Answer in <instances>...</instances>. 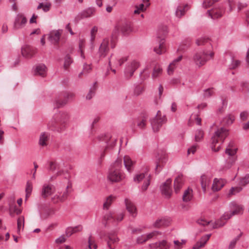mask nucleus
<instances>
[{
	"instance_id": "nucleus-45",
	"label": "nucleus",
	"mask_w": 249,
	"mask_h": 249,
	"mask_svg": "<svg viewBox=\"0 0 249 249\" xmlns=\"http://www.w3.org/2000/svg\"><path fill=\"white\" fill-rule=\"evenodd\" d=\"M151 175L149 174H146V178L144 180L142 186V191H146L150 183Z\"/></svg>"
},
{
	"instance_id": "nucleus-59",
	"label": "nucleus",
	"mask_w": 249,
	"mask_h": 249,
	"mask_svg": "<svg viewBox=\"0 0 249 249\" xmlns=\"http://www.w3.org/2000/svg\"><path fill=\"white\" fill-rule=\"evenodd\" d=\"M208 42H209L208 38L202 37V38H198L196 40V44L198 46H201V45H205L206 43H207Z\"/></svg>"
},
{
	"instance_id": "nucleus-13",
	"label": "nucleus",
	"mask_w": 249,
	"mask_h": 249,
	"mask_svg": "<svg viewBox=\"0 0 249 249\" xmlns=\"http://www.w3.org/2000/svg\"><path fill=\"white\" fill-rule=\"evenodd\" d=\"M109 39L105 38L103 40L98 50V55L100 58H104L106 56L109 51Z\"/></svg>"
},
{
	"instance_id": "nucleus-55",
	"label": "nucleus",
	"mask_w": 249,
	"mask_h": 249,
	"mask_svg": "<svg viewBox=\"0 0 249 249\" xmlns=\"http://www.w3.org/2000/svg\"><path fill=\"white\" fill-rule=\"evenodd\" d=\"M241 235L240 234L231 240L228 249H233L235 248L236 244L237 242L239 240Z\"/></svg>"
},
{
	"instance_id": "nucleus-1",
	"label": "nucleus",
	"mask_w": 249,
	"mask_h": 249,
	"mask_svg": "<svg viewBox=\"0 0 249 249\" xmlns=\"http://www.w3.org/2000/svg\"><path fill=\"white\" fill-rule=\"evenodd\" d=\"M123 160L118 158L111 164L107 174V179L112 183L119 182L126 178L125 173L121 169L123 166Z\"/></svg>"
},
{
	"instance_id": "nucleus-19",
	"label": "nucleus",
	"mask_w": 249,
	"mask_h": 249,
	"mask_svg": "<svg viewBox=\"0 0 249 249\" xmlns=\"http://www.w3.org/2000/svg\"><path fill=\"white\" fill-rule=\"evenodd\" d=\"M95 12V9L92 7H89L80 12L75 17V20L77 21L91 17Z\"/></svg>"
},
{
	"instance_id": "nucleus-16",
	"label": "nucleus",
	"mask_w": 249,
	"mask_h": 249,
	"mask_svg": "<svg viewBox=\"0 0 249 249\" xmlns=\"http://www.w3.org/2000/svg\"><path fill=\"white\" fill-rule=\"evenodd\" d=\"M55 191V188L53 185L45 184L42 186L41 195L43 197L46 198L53 194Z\"/></svg>"
},
{
	"instance_id": "nucleus-35",
	"label": "nucleus",
	"mask_w": 249,
	"mask_h": 249,
	"mask_svg": "<svg viewBox=\"0 0 249 249\" xmlns=\"http://www.w3.org/2000/svg\"><path fill=\"white\" fill-rule=\"evenodd\" d=\"M210 234H207L201 237L199 241H198L193 247V249H199L203 247L209 239Z\"/></svg>"
},
{
	"instance_id": "nucleus-38",
	"label": "nucleus",
	"mask_w": 249,
	"mask_h": 249,
	"mask_svg": "<svg viewBox=\"0 0 249 249\" xmlns=\"http://www.w3.org/2000/svg\"><path fill=\"white\" fill-rule=\"evenodd\" d=\"M193 196V190L190 188H188L183 193L182 200L184 202H187L192 200Z\"/></svg>"
},
{
	"instance_id": "nucleus-64",
	"label": "nucleus",
	"mask_w": 249,
	"mask_h": 249,
	"mask_svg": "<svg viewBox=\"0 0 249 249\" xmlns=\"http://www.w3.org/2000/svg\"><path fill=\"white\" fill-rule=\"evenodd\" d=\"M143 88L141 86H137L134 90V94L136 96H139L140 95L143 91Z\"/></svg>"
},
{
	"instance_id": "nucleus-36",
	"label": "nucleus",
	"mask_w": 249,
	"mask_h": 249,
	"mask_svg": "<svg viewBox=\"0 0 249 249\" xmlns=\"http://www.w3.org/2000/svg\"><path fill=\"white\" fill-rule=\"evenodd\" d=\"M211 182V177L206 175H202L201 177V184L204 192H206L207 187Z\"/></svg>"
},
{
	"instance_id": "nucleus-57",
	"label": "nucleus",
	"mask_w": 249,
	"mask_h": 249,
	"mask_svg": "<svg viewBox=\"0 0 249 249\" xmlns=\"http://www.w3.org/2000/svg\"><path fill=\"white\" fill-rule=\"evenodd\" d=\"M217 1H218V0H205L202 3V6L203 8H207L212 6Z\"/></svg>"
},
{
	"instance_id": "nucleus-42",
	"label": "nucleus",
	"mask_w": 249,
	"mask_h": 249,
	"mask_svg": "<svg viewBox=\"0 0 249 249\" xmlns=\"http://www.w3.org/2000/svg\"><path fill=\"white\" fill-rule=\"evenodd\" d=\"M162 71V68L159 65H156L152 74V78L155 79L160 76L161 74Z\"/></svg>"
},
{
	"instance_id": "nucleus-8",
	"label": "nucleus",
	"mask_w": 249,
	"mask_h": 249,
	"mask_svg": "<svg viewBox=\"0 0 249 249\" xmlns=\"http://www.w3.org/2000/svg\"><path fill=\"white\" fill-rule=\"evenodd\" d=\"M140 66L139 61L137 60H132L126 63L124 70L125 77L127 79L131 77L135 71Z\"/></svg>"
},
{
	"instance_id": "nucleus-58",
	"label": "nucleus",
	"mask_w": 249,
	"mask_h": 249,
	"mask_svg": "<svg viewBox=\"0 0 249 249\" xmlns=\"http://www.w3.org/2000/svg\"><path fill=\"white\" fill-rule=\"evenodd\" d=\"M140 76L142 79H145L150 76V72L148 71L147 68H145L142 71L140 72Z\"/></svg>"
},
{
	"instance_id": "nucleus-30",
	"label": "nucleus",
	"mask_w": 249,
	"mask_h": 249,
	"mask_svg": "<svg viewBox=\"0 0 249 249\" xmlns=\"http://www.w3.org/2000/svg\"><path fill=\"white\" fill-rule=\"evenodd\" d=\"M171 222V219L167 217H162L157 219L154 224V226L156 228H160L161 227H166L169 225Z\"/></svg>"
},
{
	"instance_id": "nucleus-51",
	"label": "nucleus",
	"mask_w": 249,
	"mask_h": 249,
	"mask_svg": "<svg viewBox=\"0 0 249 249\" xmlns=\"http://www.w3.org/2000/svg\"><path fill=\"white\" fill-rule=\"evenodd\" d=\"M84 47H85V41L83 39L80 40L79 43V50L80 52L81 57L83 59L85 58V56L84 55V50H83V48Z\"/></svg>"
},
{
	"instance_id": "nucleus-50",
	"label": "nucleus",
	"mask_w": 249,
	"mask_h": 249,
	"mask_svg": "<svg viewBox=\"0 0 249 249\" xmlns=\"http://www.w3.org/2000/svg\"><path fill=\"white\" fill-rule=\"evenodd\" d=\"M243 189L242 186L232 187L229 191L228 195L229 196L231 195H235L236 194L240 192Z\"/></svg>"
},
{
	"instance_id": "nucleus-56",
	"label": "nucleus",
	"mask_w": 249,
	"mask_h": 249,
	"mask_svg": "<svg viewBox=\"0 0 249 249\" xmlns=\"http://www.w3.org/2000/svg\"><path fill=\"white\" fill-rule=\"evenodd\" d=\"M203 137V132L200 130L198 129L195 133V140L196 142H200Z\"/></svg>"
},
{
	"instance_id": "nucleus-40",
	"label": "nucleus",
	"mask_w": 249,
	"mask_h": 249,
	"mask_svg": "<svg viewBox=\"0 0 249 249\" xmlns=\"http://www.w3.org/2000/svg\"><path fill=\"white\" fill-rule=\"evenodd\" d=\"M226 58H229L231 60V64L229 65V68L230 69H234L236 68L239 65L240 62L237 60H234L233 57L228 54L226 55Z\"/></svg>"
},
{
	"instance_id": "nucleus-12",
	"label": "nucleus",
	"mask_w": 249,
	"mask_h": 249,
	"mask_svg": "<svg viewBox=\"0 0 249 249\" xmlns=\"http://www.w3.org/2000/svg\"><path fill=\"white\" fill-rule=\"evenodd\" d=\"M171 183L172 179L168 178L160 186L162 194L167 198H169L172 194Z\"/></svg>"
},
{
	"instance_id": "nucleus-20",
	"label": "nucleus",
	"mask_w": 249,
	"mask_h": 249,
	"mask_svg": "<svg viewBox=\"0 0 249 249\" xmlns=\"http://www.w3.org/2000/svg\"><path fill=\"white\" fill-rule=\"evenodd\" d=\"M21 53L23 57L30 58L35 54L36 50L33 47L25 45L21 48Z\"/></svg>"
},
{
	"instance_id": "nucleus-22",
	"label": "nucleus",
	"mask_w": 249,
	"mask_h": 249,
	"mask_svg": "<svg viewBox=\"0 0 249 249\" xmlns=\"http://www.w3.org/2000/svg\"><path fill=\"white\" fill-rule=\"evenodd\" d=\"M158 233V231H154L149 233L141 235L137 237L136 240L137 243L138 244L144 243L147 241L152 238L153 237L156 236Z\"/></svg>"
},
{
	"instance_id": "nucleus-3",
	"label": "nucleus",
	"mask_w": 249,
	"mask_h": 249,
	"mask_svg": "<svg viewBox=\"0 0 249 249\" xmlns=\"http://www.w3.org/2000/svg\"><path fill=\"white\" fill-rule=\"evenodd\" d=\"M214 55V53L212 49H203L195 53L192 60L196 67L200 68L208 61L213 59Z\"/></svg>"
},
{
	"instance_id": "nucleus-60",
	"label": "nucleus",
	"mask_w": 249,
	"mask_h": 249,
	"mask_svg": "<svg viewBox=\"0 0 249 249\" xmlns=\"http://www.w3.org/2000/svg\"><path fill=\"white\" fill-rule=\"evenodd\" d=\"M88 244V247L89 249H96L97 248L96 244L95 243L94 240L92 239L91 236L89 238Z\"/></svg>"
},
{
	"instance_id": "nucleus-10",
	"label": "nucleus",
	"mask_w": 249,
	"mask_h": 249,
	"mask_svg": "<svg viewBox=\"0 0 249 249\" xmlns=\"http://www.w3.org/2000/svg\"><path fill=\"white\" fill-rule=\"evenodd\" d=\"M124 217L123 213H115L114 212H108L105 216L104 219L107 222L115 223L122 221Z\"/></svg>"
},
{
	"instance_id": "nucleus-37",
	"label": "nucleus",
	"mask_w": 249,
	"mask_h": 249,
	"mask_svg": "<svg viewBox=\"0 0 249 249\" xmlns=\"http://www.w3.org/2000/svg\"><path fill=\"white\" fill-rule=\"evenodd\" d=\"M182 56L180 55L178 58L175 59L172 63L170 64L168 67L167 72L168 74L171 75L173 73L174 69L177 66V63L181 60Z\"/></svg>"
},
{
	"instance_id": "nucleus-43",
	"label": "nucleus",
	"mask_w": 249,
	"mask_h": 249,
	"mask_svg": "<svg viewBox=\"0 0 249 249\" xmlns=\"http://www.w3.org/2000/svg\"><path fill=\"white\" fill-rule=\"evenodd\" d=\"M96 89L97 83L95 82L92 85V86L90 88L89 92L86 95V99L90 100L94 96Z\"/></svg>"
},
{
	"instance_id": "nucleus-21",
	"label": "nucleus",
	"mask_w": 249,
	"mask_h": 249,
	"mask_svg": "<svg viewBox=\"0 0 249 249\" xmlns=\"http://www.w3.org/2000/svg\"><path fill=\"white\" fill-rule=\"evenodd\" d=\"M184 178L182 174H179L174 180V190L176 193H178L183 185Z\"/></svg>"
},
{
	"instance_id": "nucleus-53",
	"label": "nucleus",
	"mask_w": 249,
	"mask_h": 249,
	"mask_svg": "<svg viewBox=\"0 0 249 249\" xmlns=\"http://www.w3.org/2000/svg\"><path fill=\"white\" fill-rule=\"evenodd\" d=\"M147 121V118L145 117H143L141 120H139L137 121V126L140 129H143L146 125Z\"/></svg>"
},
{
	"instance_id": "nucleus-11",
	"label": "nucleus",
	"mask_w": 249,
	"mask_h": 249,
	"mask_svg": "<svg viewBox=\"0 0 249 249\" xmlns=\"http://www.w3.org/2000/svg\"><path fill=\"white\" fill-rule=\"evenodd\" d=\"M70 118V114L65 111L61 112L58 115L57 123L61 126V129H65L67 126Z\"/></svg>"
},
{
	"instance_id": "nucleus-23",
	"label": "nucleus",
	"mask_w": 249,
	"mask_h": 249,
	"mask_svg": "<svg viewBox=\"0 0 249 249\" xmlns=\"http://www.w3.org/2000/svg\"><path fill=\"white\" fill-rule=\"evenodd\" d=\"M223 12V8L220 7L208 10L207 11V14L211 18L214 19L221 17L222 16Z\"/></svg>"
},
{
	"instance_id": "nucleus-33",
	"label": "nucleus",
	"mask_w": 249,
	"mask_h": 249,
	"mask_svg": "<svg viewBox=\"0 0 249 249\" xmlns=\"http://www.w3.org/2000/svg\"><path fill=\"white\" fill-rule=\"evenodd\" d=\"M83 230L81 225H78L75 227H70L66 229L65 231L66 235L67 237H70L73 234L80 232Z\"/></svg>"
},
{
	"instance_id": "nucleus-27",
	"label": "nucleus",
	"mask_w": 249,
	"mask_h": 249,
	"mask_svg": "<svg viewBox=\"0 0 249 249\" xmlns=\"http://www.w3.org/2000/svg\"><path fill=\"white\" fill-rule=\"evenodd\" d=\"M156 160V172L159 173L163 168V167L167 162L168 159L166 157H157Z\"/></svg>"
},
{
	"instance_id": "nucleus-14",
	"label": "nucleus",
	"mask_w": 249,
	"mask_h": 249,
	"mask_svg": "<svg viewBox=\"0 0 249 249\" xmlns=\"http://www.w3.org/2000/svg\"><path fill=\"white\" fill-rule=\"evenodd\" d=\"M63 30L62 29H58L51 31L49 34V40L52 44L57 45L59 42Z\"/></svg>"
},
{
	"instance_id": "nucleus-6",
	"label": "nucleus",
	"mask_w": 249,
	"mask_h": 249,
	"mask_svg": "<svg viewBox=\"0 0 249 249\" xmlns=\"http://www.w3.org/2000/svg\"><path fill=\"white\" fill-rule=\"evenodd\" d=\"M166 28L165 27L164 29L160 30L159 29L157 32V41L158 42V47H155L154 51L157 54H161L165 51L164 48V36L166 34Z\"/></svg>"
},
{
	"instance_id": "nucleus-32",
	"label": "nucleus",
	"mask_w": 249,
	"mask_h": 249,
	"mask_svg": "<svg viewBox=\"0 0 249 249\" xmlns=\"http://www.w3.org/2000/svg\"><path fill=\"white\" fill-rule=\"evenodd\" d=\"M47 68L43 64L37 65L34 70V73L36 75H38L42 77H44L46 75Z\"/></svg>"
},
{
	"instance_id": "nucleus-34",
	"label": "nucleus",
	"mask_w": 249,
	"mask_h": 249,
	"mask_svg": "<svg viewBox=\"0 0 249 249\" xmlns=\"http://www.w3.org/2000/svg\"><path fill=\"white\" fill-rule=\"evenodd\" d=\"M49 139V134L45 132L41 133L39 136L38 144L41 146H46Z\"/></svg>"
},
{
	"instance_id": "nucleus-46",
	"label": "nucleus",
	"mask_w": 249,
	"mask_h": 249,
	"mask_svg": "<svg viewBox=\"0 0 249 249\" xmlns=\"http://www.w3.org/2000/svg\"><path fill=\"white\" fill-rule=\"evenodd\" d=\"M187 5H186L184 7H178L176 11V16L178 18H181L183 15H184L185 11L187 10H186V8L187 7Z\"/></svg>"
},
{
	"instance_id": "nucleus-49",
	"label": "nucleus",
	"mask_w": 249,
	"mask_h": 249,
	"mask_svg": "<svg viewBox=\"0 0 249 249\" xmlns=\"http://www.w3.org/2000/svg\"><path fill=\"white\" fill-rule=\"evenodd\" d=\"M148 174L147 172L145 173H141L136 175L134 177V181L139 183L143 179H145L146 178V174Z\"/></svg>"
},
{
	"instance_id": "nucleus-9",
	"label": "nucleus",
	"mask_w": 249,
	"mask_h": 249,
	"mask_svg": "<svg viewBox=\"0 0 249 249\" xmlns=\"http://www.w3.org/2000/svg\"><path fill=\"white\" fill-rule=\"evenodd\" d=\"M74 94L72 93H65L55 98L54 102V107H61L65 105L69 99L74 97Z\"/></svg>"
},
{
	"instance_id": "nucleus-61",
	"label": "nucleus",
	"mask_w": 249,
	"mask_h": 249,
	"mask_svg": "<svg viewBox=\"0 0 249 249\" xmlns=\"http://www.w3.org/2000/svg\"><path fill=\"white\" fill-rule=\"evenodd\" d=\"M213 93V88L208 89L204 91V97L205 98H209Z\"/></svg>"
},
{
	"instance_id": "nucleus-17",
	"label": "nucleus",
	"mask_w": 249,
	"mask_h": 249,
	"mask_svg": "<svg viewBox=\"0 0 249 249\" xmlns=\"http://www.w3.org/2000/svg\"><path fill=\"white\" fill-rule=\"evenodd\" d=\"M27 20L26 17L22 14H18L14 23V27L16 29L22 28L27 23Z\"/></svg>"
},
{
	"instance_id": "nucleus-52",
	"label": "nucleus",
	"mask_w": 249,
	"mask_h": 249,
	"mask_svg": "<svg viewBox=\"0 0 249 249\" xmlns=\"http://www.w3.org/2000/svg\"><path fill=\"white\" fill-rule=\"evenodd\" d=\"M33 189V186L32 183L28 181L26 186V197H27L31 195Z\"/></svg>"
},
{
	"instance_id": "nucleus-41",
	"label": "nucleus",
	"mask_w": 249,
	"mask_h": 249,
	"mask_svg": "<svg viewBox=\"0 0 249 249\" xmlns=\"http://www.w3.org/2000/svg\"><path fill=\"white\" fill-rule=\"evenodd\" d=\"M235 117L232 114H229L225 116L222 120V124L224 125H229L232 124Z\"/></svg>"
},
{
	"instance_id": "nucleus-5",
	"label": "nucleus",
	"mask_w": 249,
	"mask_h": 249,
	"mask_svg": "<svg viewBox=\"0 0 249 249\" xmlns=\"http://www.w3.org/2000/svg\"><path fill=\"white\" fill-rule=\"evenodd\" d=\"M228 134V131L226 128L221 127L217 129L212 138V150L217 151L219 150L221 144L223 143Z\"/></svg>"
},
{
	"instance_id": "nucleus-54",
	"label": "nucleus",
	"mask_w": 249,
	"mask_h": 249,
	"mask_svg": "<svg viewBox=\"0 0 249 249\" xmlns=\"http://www.w3.org/2000/svg\"><path fill=\"white\" fill-rule=\"evenodd\" d=\"M186 241L184 240H181V241L178 240L174 241V249H181L182 248L183 245L185 244Z\"/></svg>"
},
{
	"instance_id": "nucleus-63",
	"label": "nucleus",
	"mask_w": 249,
	"mask_h": 249,
	"mask_svg": "<svg viewBox=\"0 0 249 249\" xmlns=\"http://www.w3.org/2000/svg\"><path fill=\"white\" fill-rule=\"evenodd\" d=\"M53 213V210L49 209L46 211V212L44 213H42L40 214V217L42 219L47 218L49 215Z\"/></svg>"
},
{
	"instance_id": "nucleus-15",
	"label": "nucleus",
	"mask_w": 249,
	"mask_h": 249,
	"mask_svg": "<svg viewBox=\"0 0 249 249\" xmlns=\"http://www.w3.org/2000/svg\"><path fill=\"white\" fill-rule=\"evenodd\" d=\"M114 33H121L124 35H126L131 32V28L127 23H121L117 24L114 30Z\"/></svg>"
},
{
	"instance_id": "nucleus-31",
	"label": "nucleus",
	"mask_w": 249,
	"mask_h": 249,
	"mask_svg": "<svg viewBox=\"0 0 249 249\" xmlns=\"http://www.w3.org/2000/svg\"><path fill=\"white\" fill-rule=\"evenodd\" d=\"M136 163V161L131 157H124V164L128 172H131Z\"/></svg>"
},
{
	"instance_id": "nucleus-29",
	"label": "nucleus",
	"mask_w": 249,
	"mask_h": 249,
	"mask_svg": "<svg viewBox=\"0 0 249 249\" xmlns=\"http://www.w3.org/2000/svg\"><path fill=\"white\" fill-rule=\"evenodd\" d=\"M125 204L126 209L130 214L133 217H135L137 215V210L134 204L129 199H125Z\"/></svg>"
},
{
	"instance_id": "nucleus-62",
	"label": "nucleus",
	"mask_w": 249,
	"mask_h": 249,
	"mask_svg": "<svg viewBox=\"0 0 249 249\" xmlns=\"http://www.w3.org/2000/svg\"><path fill=\"white\" fill-rule=\"evenodd\" d=\"M24 226V217H20L18 218V230L20 231V230L23 228Z\"/></svg>"
},
{
	"instance_id": "nucleus-7",
	"label": "nucleus",
	"mask_w": 249,
	"mask_h": 249,
	"mask_svg": "<svg viewBox=\"0 0 249 249\" xmlns=\"http://www.w3.org/2000/svg\"><path fill=\"white\" fill-rule=\"evenodd\" d=\"M166 122L165 116L162 115L160 111H158L156 116L150 120L151 125L154 132L158 131L162 125Z\"/></svg>"
},
{
	"instance_id": "nucleus-26",
	"label": "nucleus",
	"mask_w": 249,
	"mask_h": 249,
	"mask_svg": "<svg viewBox=\"0 0 249 249\" xmlns=\"http://www.w3.org/2000/svg\"><path fill=\"white\" fill-rule=\"evenodd\" d=\"M149 5V0H142V3L135 6L134 13L135 14H139L141 12L144 11Z\"/></svg>"
},
{
	"instance_id": "nucleus-28",
	"label": "nucleus",
	"mask_w": 249,
	"mask_h": 249,
	"mask_svg": "<svg viewBox=\"0 0 249 249\" xmlns=\"http://www.w3.org/2000/svg\"><path fill=\"white\" fill-rule=\"evenodd\" d=\"M231 211L233 215L239 214L243 213L244 208L241 205L238 204L235 202H231L230 204Z\"/></svg>"
},
{
	"instance_id": "nucleus-48",
	"label": "nucleus",
	"mask_w": 249,
	"mask_h": 249,
	"mask_svg": "<svg viewBox=\"0 0 249 249\" xmlns=\"http://www.w3.org/2000/svg\"><path fill=\"white\" fill-rule=\"evenodd\" d=\"M73 61L69 54H67L64 58V63L63 67L65 70H67Z\"/></svg>"
},
{
	"instance_id": "nucleus-39",
	"label": "nucleus",
	"mask_w": 249,
	"mask_h": 249,
	"mask_svg": "<svg viewBox=\"0 0 249 249\" xmlns=\"http://www.w3.org/2000/svg\"><path fill=\"white\" fill-rule=\"evenodd\" d=\"M237 148L234 145L233 142H231L225 150V153L228 156H234L237 152Z\"/></svg>"
},
{
	"instance_id": "nucleus-2",
	"label": "nucleus",
	"mask_w": 249,
	"mask_h": 249,
	"mask_svg": "<svg viewBox=\"0 0 249 249\" xmlns=\"http://www.w3.org/2000/svg\"><path fill=\"white\" fill-rule=\"evenodd\" d=\"M233 215H234L231 211H230L225 213L220 219L216 222L207 220L205 218H200L197 220L196 222L200 226L204 227L205 230H210L223 226L226 224L227 220L231 218Z\"/></svg>"
},
{
	"instance_id": "nucleus-47",
	"label": "nucleus",
	"mask_w": 249,
	"mask_h": 249,
	"mask_svg": "<svg viewBox=\"0 0 249 249\" xmlns=\"http://www.w3.org/2000/svg\"><path fill=\"white\" fill-rule=\"evenodd\" d=\"M249 184V174H246L244 177L240 178L239 184L242 187H244Z\"/></svg>"
},
{
	"instance_id": "nucleus-24",
	"label": "nucleus",
	"mask_w": 249,
	"mask_h": 249,
	"mask_svg": "<svg viewBox=\"0 0 249 249\" xmlns=\"http://www.w3.org/2000/svg\"><path fill=\"white\" fill-rule=\"evenodd\" d=\"M150 249H169L170 244L164 240L149 245Z\"/></svg>"
},
{
	"instance_id": "nucleus-4",
	"label": "nucleus",
	"mask_w": 249,
	"mask_h": 249,
	"mask_svg": "<svg viewBox=\"0 0 249 249\" xmlns=\"http://www.w3.org/2000/svg\"><path fill=\"white\" fill-rule=\"evenodd\" d=\"M98 139L101 142H103L106 144L104 149L105 154L116 155L119 153L120 149L116 150L115 152L114 146L117 141V138L115 137L107 134L104 136L98 137Z\"/></svg>"
},
{
	"instance_id": "nucleus-25",
	"label": "nucleus",
	"mask_w": 249,
	"mask_h": 249,
	"mask_svg": "<svg viewBox=\"0 0 249 249\" xmlns=\"http://www.w3.org/2000/svg\"><path fill=\"white\" fill-rule=\"evenodd\" d=\"M226 183L225 180L222 178H214L213 181L212 189L213 191H219Z\"/></svg>"
},
{
	"instance_id": "nucleus-44",
	"label": "nucleus",
	"mask_w": 249,
	"mask_h": 249,
	"mask_svg": "<svg viewBox=\"0 0 249 249\" xmlns=\"http://www.w3.org/2000/svg\"><path fill=\"white\" fill-rule=\"evenodd\" d=\"M115 197L110 195L109 196H108L106 201L104 202L103 205V207L104 209H108L110 206V205L112 204V202L115 200Z\"/></svg>"
},
{
	"instance_id": "nucleus-18",
	"label": "nucleus",
	"mask_w": 249,
	"mask_h": 249,
	"mask_svg": "<svg viewBox=\"0 0 249 249\" xmlns=\"http://www.w3.org/2000/svg\"><path fill=\"white\" fill-rule=\"evenodd\" d=\"M107 241V245L109 249H115L116 245L119 242V238L117 236L116 233H109L108 234Z\"/></svg>"
}]
</instances>
